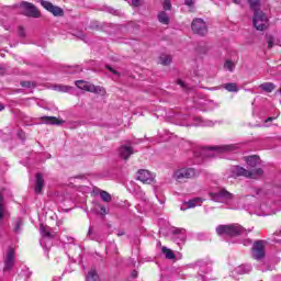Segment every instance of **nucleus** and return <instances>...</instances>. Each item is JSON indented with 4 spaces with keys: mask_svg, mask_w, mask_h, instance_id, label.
Masks as SVG:
<instances>
[{
    "mask_svg": "<svg viewBox=\"0 0 281 281\" xmlns=\"http://www.w3.org/2000/svg\"><path fill=\"white\" fill-rule=\"evenodd\" d=\"M40 234L43 238H56V233H52V228L47 225H40Z\"/></svg>",
    "mask_w": 281,
    "mask_h": 281,
    "instance_id": "nucleus-18",
    "label": "nucleus"
},
{
    "mask_svg": "<svg viewBox=\"0 0 281 281\" xmlns=\"http://www.w3.org/2000/svg\"><path fill=\"white\" fill-rule=\"evenodd\" d=\"M100 214L101 216H106V214H109V212H106V207H104L103 205L100 206Z\"/></svg>",
    "mask_w": 281,
    "mask_h": 281,
    "instance_id": "nucleus-39",
    "label": "nucleus"
},
{
    "mask_svg": "<svg viewBox=\"0 0 281 281\" xmlns=\"http://www.w3.org/2000/svg\"><path fill=\"white\" fill-rule=\"evenodd\" d=\"M134 154H135V150L133 149V147L128 145H121V147L119 148V155L121 159H124L125 161L128 160L131 155H134Z\"/></svg>",
    "mask_w": 281,
    "mask_h": 281,
    "instance_id": "nucleus-14",
    "label": "nucleus"
},
{
    "mask_svg": "<svg viewBox=\"0 0 281 281\" xmlns=\"http://www.w3.org/2000/svg\"><path fill=\"white\" fill-rule=\"evenodd\" d=\"M158 21L162 25H170V16L168 15V13L166 11H160L158 13Z\"/></svg>",
    "mask_w": 281,
    "mask_h": 281,
    "instance_id": "nucleus-20",
    "label": "nucleus"
},
{
    "mask_svg": "<svg viewBox=\"0 0 281 281\" xmlns=\"http://www.w3.org/2000/svg\"><path fill=\"white\" fill-rule=\"evenodd\" d=\"M72 71H70V74H80V71H82V67L80 66H75L72 67Z\"/></svg>",
    "mask_w": 281,
    "mask_h": 281,
    "instance_id": "nucleus-37",
    "label": "nucleus"
},
{
    "mask_svg": "<svg viewBox=\"0 0 281 281\" xmlns=\"http://www.w3.org/2000/svg\"><path fill=\"white\" fill-rule=\"evenodd\" d=\"M252 258L255 260H262V258H265V240H257L254 243Z\"/></svg>",
    "mask_w": 281,
    "mask_h": 281,
    "instance_id": "nucleus-11",
    "label": "nucleus"
},
{
    "mask_svg": "<svg viewBox=\"0 0 281 281\" xmlns=\"http://www.w3.org/2000/svg\"><path fill=\"white\" fill-rule=\"evenodd\" d=\"M214 150H218V153H233V150H236V145H222L217 147H207L202 150V156L216 157V154Z\"/></svg>",
    "mask_w": 281,
    "mask_h": 281,
    "instance_id": "nucleus-5",
    "label": "nucleus"
},
{
    "mask_svg": "<svg viewBox=\"0 0 281 281\" xmlns=\"http://www.w3.org/2000/svg\"><path fill=\"white\" fill-rule=\"evenodd\" d=\"M21 87H24L25 89H30V87H32V82L31 81H22Z\"/></svg>",
    "mask_w": 281,
    "mask_h": 281,
    "instance_id": "nucleus-38",
    "label": "nucleus"
},
{
    "mask_svg": "<svg viewBox=\"0 0 281 281\" xmlns=\"http://www.w3.org/2000/svg\"><path fill=\"white\" fill-rule=\"evenodd\" d=\"M243 245H244L245 247H249V245H251V239H245V240L243 241Z\"/></svg>",
    "mask_w": 281,
    "mask_h": 281,
    "instance_id": "nucleus-43",
    "label": "nucleus"
},
{
    "mask_svg": "<svg viewBox=\"0 0 281 281\" xmlns=\"http://www.w3.org/2000/svg\"><path fill=\"white\" fill-rule=\"evenodd\" d=\"M203 203V199L201 198H194L192 200H189L188 202H184L183 205L180 207L182 212H186V210H190L192 207H196Z\"/></svg>",
    "mask_w": 281,
    "mask_h": 281,
    "instance_id": "nucleus-15",
    "label": "nucleus"
},
{
    "mask_svg": "<svg viewBox=\"0 0 281 281\" xmlns=\"http://www.w3.org/2000/svg\"><path fill=\"white\" fill-rule=\"evenodd\" d=\"M3 201H4V199H3V192L0 191V221H2L3 214H4V212H5V210L3 209Z\"/></svg>",
    "mask_w": 281,
    "mask_h": 281,
    "instance_id": "nucleus-31",
    "label": "nucleus"
},
{
    "mask_svg": "<svg viewBox=\"0 0 281 281\" xmlns=\"http://www.w3.org/2000/svg\"><path fill=\"white\" fill-rule=\"evenodd\" d=\"M137 276H138L137 270H133L131 273V277L135 279V278H137Z\"/></svg>",
    "mask_w": 281,
    "mask_h": 281,
    "instance_id": "nucleus-46",
    "label": "nucleus"
},
{
    "mask_svg": "<svg viewBox=\"0 0 281 281\" xmlns=\"http://www.w3.org/2000/svg\"><path fill=\"white\" fill-rule=\"evenodd\" d=\"M173 234V241L179 244V240L182 243L186 241V229L184 228H173L171 231ZM178 236V237H177Z\"/></svg>",
    "mask_w": 281,
    "mask_h": 281,
    "instance_id": "nucleus-17",
    "label": "nucleus"
},
{
    "mask_svg": "<svg viewBox=\"0 0 281 281\" xmlns=\"http://www.w3.org/2000/svg\"><path fill=\"white\" fill-rule=\"evenodd\" d=\"M35 179V194H41V192H43V188H45V179H43V173H36Z\"/></svg>",
    "mask_w": 281,
    "mask_h": 281,
    "instance_id": "nucleus-16",
    "label": "nucleus"
},
{
    "mask_svg": "<svg viewBox=\"0 0 281 281\" xmlns=\"http://www.w3.org/2000/svg\"><path fill=\"white\" fill-rule=\"evenodd\" d=\"M143 2H144V0H132L131 5L133 8H139V5H142Z\"/></svg>",
    "mask_w": 281,
    "mask_h": 281,
    "instance_id": "nucleus-36",
    "label": "nucleus"
},
{
    "mask_svg": "<svg viewBox=\"0 0 281 281\" xmlns=\"http://www.w3.org/2000/svg\"><path fill=\"white\" fill-rule=\"evenodd\" d=\"M42 120H43L44 124H53L56 126H60V124H65V121L58 120L55 116H44V117H42Z\"/></svg>",
    "mask_w": 281,
    "mask_h": 281,
    "instance_id": "nucleus-19",
    "label": "nucleus"
},
{
    "mask_svg": "<svg viewBox=\"0 0 281 281\" xmlns=\"http://www.w3.org/2000/svg\"><path fill=\"white\" fill-rule=\"evenodd\" d=\"M124 234H125L124 231H119L117 232V236H124Z\"/></svg>",
    "mask_w": 281,
    "mask_h": 281,
    "instance_id": "nucleus-51",
    "label": "nucleus"
},
{
    "mask_svg": "<svg viewBox=\"0 0 281 281\" xmlns=\"http://www.w3.org/2000/svg\"><path fill=\"white\" fill-rule=\"evenodd\" d=\"M249 4L251 10H254V14L256 11H259L258 8H260V0H249Z\"/></svg>",
    "mask_w": 281,
    "mask_h": 281,
    "instance_id": "nucleus-30",
    "label": "nucleus"
},
{
    "mask_svg": "<svg viewBox=\"0 0 281 281\" xmlns=\"http://www.w3.org/2000/svg\"><path fill=\"white\" fill-rule=\"evenodd\" d=\"M78 38H80L81 41H85V34L83 33H79Z\"/></svg>",
    "mask_w": 281,
    "mask_h": 281,
    "instance_id": "nucleus-48",
    "label": "nucleus"
},
{
    "mask_svg": "<svg viewBox=\"0 0 281 281\" xmlns=\"http://www.w3.org/2000/svg\"><path fill=\"white\" fill-rule=\"evenodd\" d=\"M100 196H101V200L104 202V203H111V201H113V198L111 196V194L106 191H100Z\"/></svg>",
    "mask_w": 281,
    "mask_h": 281,
    "instance_id": "nucleus-27",
    "label": "nucleus"
},
{
    "mask_svg": "<svg viewBox=\"0 0 281 281\" xmlns=\"http://www.w3.org/2000/svg\"><path fill=\"white\" fill-rule=\"evenodd\" d=\"M18 35L20 36V38H25L26 34H25V29L23 26H19Z\"/></svg>",
    "mask_w": 281,
    "mask_h": 281,
    "instance_id": "nucleus-33",
    "label": "nucleus"
},
{
    "mask_svg": "<svg viewBox=\"0 0 281 281\" xmlns=\"http://www.w3.org/2000/svg\"><path fill=\"white\" fill-rule=\"evenodd\" d=\"M21 225H23V220H18L15 222L14 232H21Z\"/></svg>",
    "mask_w": 281,
    "mask_h": 281,
    "instance_id": "nucleus-35",
    "label": "nucleus"
},
{
    "mask_svg": "<svg viewBox=\"0 0 281 281\" xmlns=\"http://www.w3.org/2000/svg\"><path fill=\"white\" fill-rule=\"evenodd\" d=\"M252 25L258 32H265V30L269 29V18L262 11H255Z\"/></svg>",
    "mask_w": 281,
    "mask_h": 281,
    "instance_id": "nucleus-3",
    "label": "nucleus"
},
{
    "mask_svg": "<svg viewBox=\"0 0 281 281\" xmlns=\"http://www.w3.org/2000/svg\"><path fill=\"white\" fill-rule=\"evenodd\" d=\"M137 180L142 181V183L150 184L155 181V175L146 169H139L137 171Z\"/></svg>",
    "mask_w": 281,
    "mask_h": 281,
    "instance_id": "nucleus-13",
    "label": "nucleus"
},
{
    "mask_svg": "<svg viewBox=\"0 0 281 281\" xmlns=\"http://www.w3.org/2000/svg\"><path fill=\"white\" fill-rule=\"evenodd\" d=\"M210 91H214V88H211Z\"/></svg>",
    "mask_w": 281,
    "mask_h": 281,
    "instance_id": "nucleus-55",
    "label": "nucleus"
},
{
    "mask_svg": "<svg viewBox=\"0 0 281 281\" xmlns=\"http://www.w3.org/2000/svg\"><path fill=\"white\" fill-rule=\"evenodd\" d=\"M106 69H109V71H111L112 74H114V76H120V72H117V70H114L113 67L106 66Z\"/></svg>",
    "mask_w": 281,
    "mask_h": 281,
    "instance_id": "nucleus-41",
    "label": "nucleus"
},
{
    "mask_svg": "<svg viewBox=\"0 0 281 281\" xmlns=\"http://www.w3.org/2000/svg\"><path fill=\"white\" fill-rule=\"evenodd\" d=\"M266 122H273V117H268Z\"/></svg>",
    "mask_w": 281,
    "mask_h": 281,
    "instance_id": "nucleus-53",
    "label": "nucleus"
},
{
    "mask_svg": "<svg viewBox=\"0 0 281 281\" xmlns=\"http://www.w3.org/2000/svg\"><path fill=\"white\" fill-rule=\"evenodd\" d=\"M258 161H260V158L258 156H250L246 158L247 166L250 168H256L258 166Z\"/></svg>",
    "mask_w": 281,
    "mask_h": 281,
    "instance_id": "nucleus-24",
    "label": "nucleus"
},
{
    "mask_svg": "<svg viewBox=\"0 0 281 281\" xmlns=\"http://www.w3.org/2000/svg\"><path fill=\"white\" fill-rule=\"evenodd\" d=\"M18 136L20 139H25V133H23V132H19Z\"/></svg>",
    "mask_w": 281,
    "mask_h": 281,
    "instance_id": "nucleus-45",
    "label": "nucleus"
},
{
    "mask_svg": "<svg viewBox=\"0 0 281 281\" xmlns=\"http://www.w3.org/2000/svg\"><path fill=\"white\" fill-rule=\"evenodd\" d=\"M41 5H43V8L45 10H47L48 12H50V14H53L54 16H64L65 15V11L63 10V8L56 7L49 1L42 0Z\"/></svg>",
    "mask_w": 281,
    "mask_h": 281,
    "instance_id": "nucleus-12",
    "label": "nucleus"
},
{
    "mask_svg": "<svg viewBox=\"0 0 281 281\" xmlns=\"http://www.w3.org/2000/svg\"><path fill=\"white\" fill-rule=\"evenodd\" d=\"M20 8L23 10L22 13L24 16H29L31 19H40L41 18V11L34 5L32 2L22 1L20 3Z\"/></svg>",
    "mask_w": 281,
    "mask_h": 281,
    "instance_id": "nucleus-6",
    "label": "nucleus"
},
{
    "mask_svg": "<svg viewBox=\"0 0 281 281\" xmlns=\"http://www.w3.org/2000/svg\"><path fill=\"white\" fill-rule=\"evenodd\" d=\"M191 30L194 34L205 36L207 34V23L201 18H195L191 23Z\"/></svg>",
    "mask_w": 281,
    "mask_h": 281,
    "instance_id": "nucleus-8",
    "label": "nucleus"
},
{
    "mask_svg": "<svg viewBox=\"0 0 281 281\" xmlns=\"http://www.w3.org/2000/svg\"><path fill=\"white\" fill-rule=\"evenodd\" d=\"M173 177L177 181H183V179H194L199 177V172L194 168H181L175 171Z\"/></svg>",
    "mask_w": 281,
    "mask_h": 281,
    "instance_id": "nucleus-7",
    "label": "nucleus"
},
{
    "mask_svg": "<svg viewBox=\"0 0 281 281\" xmlns=\"http://www.w3.org/2000/svg\"><path fill=\"white\" fill-rule=\"evenodd\" d=\"M211 200L216 203H223V201H232L234 199V194L229 193V191L222 189L217 192L210 193Z\"/></svg>",
    "mask_w": 281,
    "mask_h": 281,
    "instance_id": "nucleus-10",
    "label": "nucleus"
},
{
    "mask_svg": "<svg viewBox=\"0 0 281 281\" xmlns=\"http://www.w3.org/2000/svg\"><path fill=\"white\" fill-rule=\"evenodd\" d=\"M178 85H179L180 87H186V83H184L182 80H178Z\"/></svg>",
    "mask_w": 281,
    "mask_h": 281,
    "instance_id": "nucleus-49",
    "label": "nucleus"
},
{
    "mask_svg": "<svg viewBox=\"0 0 281 281\" xmlns=\"http://www.w3.org/2000/svg\"><path fill=\"white\" fill-rule=\"evenodd\" d=\"M67 238V243H74V237H66Z\"/></svg>",
    "mask_w": 281,
    "mask_h": 281,
    "instance_id": "nucleus-50",
    "label": "nucleus"
},
{
    "mask_svg": "<svg viewBox=\"0 0 281 281\" xmlns=\"http://www.w3.org/2000/svg\"><path fill=\"white\" fill-rule=\"evenodd\" d=\"M15 262H16V250H14V248L12 247H9L4 258V267H3L4 273L12 271V268L14 267Z\"/></svg>",
    "mask_w": 281,
    "mask_h": 281,
    "instance_id": "nucleus-9",
    "label": "nucleus"
},
{
    "mask_svg": "<svg viewBox=\"0 0 281 281\" xmlns=\"http://www.w3.org/2000/svg\"><path fill=\"white\" fill-rule=\"evenodd\" d=\"M259 89L266 91V93H271L276 89V85L273 82H263L259 86Z\"/></svg>",
    "mask_w": 281,
    "mask_h": 281,
    "instance_id": "nucleus-23",
    "label": "nucleus"
},
{
    "mask_svg": "<svg viewBox=\"0 0 281 281\" xmlns=\"http://www.w3.org/2000/svg\"><path fill=\"white\" fill-rule=\"evenodd\" d=\"M257 194H260V190L257 191Z\"/></svg>",
    "mask_w": 281,
    "mask_h": 281,
    "instance_id": "nucleus-56",
    "label": "nucleus"
},
{
    "mask_svg": "<svg viewBox=\"0 0 281 281\" xmlns=\"http://www.w3.org/2000/svg\"><path fill=\"white\" fill-rule=\"evenodd\" d=\"M268 47H269V49H271V47H273V37H269Z\"/></svg>",
    "mask_w": 281,
    "mask_h": 281,
    "instance_id": "nucleus-42",
    "label": "nucleus"
},
{
    "mask_svg": "<svg viewBox=\"0 0 281 281\" xmlns=\"http://www.w3.org/2000/svg\"><path fill=\"white\" fill-rule=\"evenodd\" d=\"M88 236L89 238H91V240H93V229L90 227L89 231H88Z\"/></svg>",
    "mask_w": 281,
    "mask_h": 281,
    "instance_id": "nucleus-44",
    "label": "nucleus"
},
{
    "mask_svg": "<svg viewBox=\"0 0 281 281\" xmlns=\"http://www.w3.org/2000/svg\"><path fill=\"white\" fill-rule=\"evenodd\" d=\"M86 281H100V274H98V270L90 269L86 274Z\"/></svg>",
    "mask_w": 281,
    "mask_h": 281,
    "instance_id": "nucleus-22",
    "label": "nucleus"
},
{
    "mask_svg": "<svg viewBox=\"0 0 281 281\" xmlns=\"http://www.w3.org/2000/svg\"><path fill=\"white\" fill-rule=\"evenodd\" d=\"M274 243H280V240H278V239H274Z\"/></svg>",
    "mask_w": 281,
    "mask_h": 281,
    "instance_id": "nucleus-54",
    "label": "nucleus"
},
{
    "mask_svg": "<svg viewBox=\"0 0 281 281\" xmlns=\"http://www.w3.org/2000/svg\"><path fill=\"white\" fill-rule=\"evenodd\" d=\"M232 3H235L236 5H240L243 3V0H232Z\"/></svg>",
    "mask_w": 281,
    "mask_h": 281,
    "instance_id": "nucleus-47",
    "label": "nucleus"
},
{
    "mask_svg": "<svg viewBox=\"0 0 281 281\" xmlns=\"http://www.w3.org/2000/svg\"><path fill=\"white\" fill-rule=\"evenodd\" d=\"M222 89H226L229 93H238V85L234 82L224 83L221 86Z\"/></svg>",
    "mask_w": 281,
    "mask_h": 281,
    "instance_id": "nucleus-21",
    "label": "nucleus"
},
{
    "mask_svg": "<svg viewBox=\"0 0 281 281\" xmlns=\"http://www.w3.org/2000/svg\"><path fill=\"white\" fill-rule=\"evenodd\" d=\"M3 109H5V106L3 104H0V111H3Z\"/></svg>",
    "mask_w": 281,
    "mask_h": 281,
    "instance_id": "nucleus-52",
    "label": "nucleus"
},
{
    "mask_svg": "<svg viewBox=\"0 0 281 281\" xmlns=\"http://www.w3.org/2000/svg\"><path fill=\"white\" fill-rule=\"evenodd\" d=\"M162 8H164V10H171L172 3H170V0H165L162 2Z\"/></svg>",
    "mask_w": 281,
    "mask_h": 281,
    "instance_id": "nucleus-34",
    "label": "nucleus"
},
{
    "mask_svg": "<svg viewBox=\"0 0 281 281\" xmlns=\"http://www.w3.org/2000/svg\"><path fill=\"white\" fill-rule=\"evenodd\" d=\"M262 175H265L262 168H257L251 171L240 166H234L231 168V177H246V179H259V177H262Z\"/></svg>",
    "mask_w": 281,
    "mask_h": 281,
    "instance_id": "nucleus-2",
    "label": "nucleus"
},
{
    "mask_svg": "<svg viewBox=\"0 0 281 281\" xmlns=\"http://www.w3.org/2000/svg\"><path fill=\"white\" fill-rule=\"evenodd\" d=\"M249 271H251V266L243 265L236 268V272L239 273L240 276L249 273Z\"/></svg>",
    "mask_w": 281,
    "mask_h": 281,
    "instance_id": "nucleus-28",
    "label": "nucleus"
},
{
    "mask_svg": "<svg viewBox=\"0 0 281 281\" xmlns=\"http://www.w3.org/2000/svg\"><path fill=\"white\" fill-rule=\"evenodd\" d=\"M224 69H227V71H234V69H236V64L232 61V59H228L224 64Z\"/></svg>",
    "mask_w": 281,
    "mask_h": 281,
    "instance_id": "nucleus-29",
    "label": "nucleus"
},
{
    "mask_svg": "<svg viewBox=\"0 0 281 281\" xmlns=\"http://www.w3.org/2000/svg\"><path fill=\"white\" fill-rule=\"evenodd\" d=\"M159 63H160V65L168 66L172 63V57L170 55L162 54L159 57Z\"/></svg>",
    "mask_w": 281,
    "mask_h": 281,
    "instance_id": "nucleus-25",
    "label": "nucleus"
},
{
    "mask_svg": "<svg viewBox=\"0 0 281 281\" xmlns=\"http://www.w3.org/2000/svg\"><path fill=\"white\" fill-rule=\"evenodd\" d=\"M184 5H188V8H192L194 5V1L193 0H186Z\"/></svg>",
    "mask_w": 281,
    "mask_h": 281,
    "instance_id": "nucleus-40",
    "label": "nucleus"
},
{
    "mask_svg": "<svg viewBox=\"0 0 281 281\" xmlns=\"http://www.w3.org/2000/svg\"><path fill=\"white\" fill-rule=\"evenodd\" d=\"M54 89H55V91H61L63 93H67V92H69L71 87L58 85V86H55Z\"/></svg>",
    "mask_w": 281,
    "mask_h": 281,
    "instance_id": "nucleus-32",
    "label": "nucleus"
},
{
    "mask_svg": "<svg viewBox=\"0 0 281 281\" xmlns=\"http://www.w3.org/2000/svg\"><path fill=\"white\" fill-rule=\"evenodd\" d=\"M161 251L165 255V257L167 258V260H175V258H176L175 252H172V250L168 249V247L164 246L161 248Z\"/></svg>",
    "mask_w": 281,
    "mask_h": 281,
    "instance_id": "nucleus-26",
    "label": "nucleus"
},
{
    "mask_svg": "<svg viewBox=\"0 0 281 281\" xmlns=\"http://www.w3.org/2000/svg\"><path fill=\"white\" fill-rule=\"evenodd\" d=\"M75 85L78 89H81L82 91H89L90 93H100L101 95H104V93H106V90H104V88L91 85L85 80H77L75 81Z\"/></svg>",
    "mask_w": 281,
    "mask_h": 281,
    "instance_id": "nucleus-4",
    "label": "nucleus"
},
{
    "mask_svg": "<svg viewBox=\"0 0 281 281\" xmlns=\"http://www.w3.org/2000/svg\"><path fill=\"white\" fill-rule=\"evenodd\" d=\"M216 234L218 236H229L231 238H234V236H243V234H247V229L239 224L218 225L216 227Z\"/></svg>",
    "mask_w": 281,
    "mask_h": 281,
    "instance_id": "nucleus-1",
    "label": "nucleus"
}]
</instances>
